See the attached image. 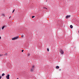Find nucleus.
I'll use <instances>...</instances> for the list:
<instances>
[{
	"instance_id": "nucleus-20",
	"label": "nucleus",
	"mask_w": 79,
	"mask_h": 79,
	"mask_svg": "<svg viewBox=\"0 0 79 79\" xmlns=\"http://www.w3.org/2000/svg\"><path fill=\"white\" fill-rule=\"evenodd\" d=\"M11 16H10V17H9V19H10V18H11Z\"/></svg>"
},
{
	"instance_id": "nucleus-1",
	"label": "nucleus",
	"mask_w": 79,
	"mask_h": 79,
	"mask_svg": "<svg viewBox=\"0 0 79 79\" xmlns=\"http://www.w3.org/2000/svg\"><path fill=\"white\" fill-rule=\"evenodd\" d=\"M18 38H19V36H17L13 38H12L11 39L12 40H16V39H18Z\"/></svg>"
},
{
	"instance_id": "nucleus-6",
	"label": "nucleus",
	"mask_w": 79,
	"mask_h": 79,
	"mask_svg": "<svg viewBox=\"0 0 79 79\" xmlns=\"http://www.w3.org/2000/svg\"><path fill=\"white\" fill-rule=\"evenodd\" d=\"M5 27H6V26H3L2 27V30H3L4 29V28Z\"/></svg>"
},
{
	"instance_id": "nucleus-22",
	"label": "nucleus",
	"mask_w": 79,
	"mask_h": 79,
	"mask_svg": "<svg viewBox=\"0 0 79 79\" xmlns=\"http://www.w3.org/2000/svg\"><path fill=\"white\" fill-rule=\"evenodd\" d=\"M2 55H0V56H2Z\"/></svg>"
},
{
	"instance_id": "nucleus-12",
	"label": "nucleus",
	"mask_w": 79,
	"mask_h": 79,
	"mask_svg": "<svg viewBox=\"0 0 79 79\" xmlns=\"http://www.w3.org/2000/svg\"><path fill=\"white\" fill-rule=\"evenodd\" d=\"M43 8L44 9H46V10H47V9H48L47 8H46V7H43Z\"/></svg>"
},
{
	"instance_id": "nucleus-10",
	"label": "nucleus",
	"mask_w": 79,
	"mask_h": 79,
	"mask_svg": "<svg viewBox=\"0 0 79 79\" xmlns=\"http://www.w3.org/2000/svg\"><path fill=\"white\" fill-rule=\"evenodd\" d=\"M32 68L34 69V68L35 67V66H34V65L32 67Z\"/></svg>"
},
{
	"instance_id": "nucleus-26",
	"label": "nucleus",
	"mask_w": 79,
	"mask_h": 79,
	"mask_svg": "<svg viewBox=\"0 0 79 79\" xmlns=\"http://www.w3.org/2000/svg\"><path fill=\"white\" fill-rule=\"evenodd\" d=\"M7 65L8 66V64H7Z\"/></svg>"
},
{
	"instance_id": "nucleus-25",
	"label": "nucleus",
	"mask_w": 79,
	"mask_h": 79,
	"mask_svg": "<svg viewBox=\"0 0 79 79\" xmlns=\"http://www.w3.org/2000/svg\"><path fill=\"white\" fill-rule=\"evenodd\" d=\"M17 79H19V78H17Z\"/></svg>"
},
{
	"instance_id": "nucleus-14",
	"label": "nucleus",
	"mask_w": 79,
	"mask_h": 79,
	"mask_svg": "<svg viewBox=\"0 0 79 79\" xmlns=\"http://www.w3.org/2000/svg\"><path fill=\"white\" fill-rule=\"evenodd\" d=\"M34 17H35V16H32V18H34Z\"/></svg>"
},
{
	"instance_id": "nucleus-11",
	"label": "nucleus",
	"mask_w": 79,
	"mask_h": 79,
	"mask_svg": "<svg viewBox=\"0 0 79 79\" xmlns=\"http://www.w3.org/2000/svg\"><path fill=\"white\" fill-rule=\"evenodd\" d=\"M5 73H3L2 74V76H5Z\"/></svg>"
},
{
	"instance_id": "nucleus-18",
	"label": "nucleus",
	"mask_w": 79,
	"mask_h": 79,
	"mask_svg": "<svg viewBox=\"0 0 79 79\" xmlns=\"http://www.w3.org/2000/svg\"><path fill=\"white\" fill-rule=\"evenodd\" d=\"M24 52V50H22V52Z\"/></svg>"
},
{
	"instance_id": "nucleus-5",
	"label": "nucleus",
	"mask_w": 79,
	"mask_h": 79,
	"mask_svg": "<svg viewBox=\"0 0 79 79\" xmlns=\"http://www.w3.org/2000/svg\"><path fill=\"white\" fill-rule=\"evenodd\" d=\"M33 71H34V69L32 68L31 69V70L30 71H31V72H33Z\"/></svg>"
},
{
	"instance_id": "nucleus-16",
	"label": "nucleus",
	"mask_w": 79,
	"mask_h": 79,
	"mask_svg": "<svg viewBox=\"0 0 79 79\" xmlns=\"http://www.w3.org/2000/svg\"><path fill=\"white\" fill-rule=\"evenodd\" d=\"M7 55V53H6L5 54H4V55H5V56H6Z\"/></svg>"
},
{
	"instance_id": "nucleus-24",
	"label": "nucleus",
	"mask_w": 79,
	"mask_h": 79,
	"mask_svg": "<svg viewBox=\"0 0 79 79\" xmlns=\"http://www.w3.org/2000/svg\"><path fill=\"white\" fill-rule=\"evenodd\" d=\"M59 71H61V69H59Z\"/></svg>"
},
{
	"instance_id": "nucleus-7",
	"label": "nucleus",
	"mask_w": 79,
	"mask_h": 79,
	"mask_svg": "<svg viewBox=\"0 0 79 79\" xmlns=\"http://www.w3.org/2000/svg\"><path fill=\"white\" fill-rule=\"evenodd\" d=\"M56 68L57 69H59V66H56Z\"/></svg>"
},
{
	"instance_id": "nucleus-3",
	"label": "nucleus",
	"mask_w": 79,
	"mask_h": 79,
	"mask_svg": "<svg viewBox=\"0 0 79 79\" xmlns=\"http://www.w3.org/2000/svg\"><path fill=\"white\" fill-rule=\"evenodd\" d=\"M6 78L7 79H10V75L9 74H7L6 76Z\"/></svg>"
},
{
	"instance_id": "nucleus-19",
	"label": "nucleus",
	"mask_w": 79,
	"mask_h": 79,
	"mask_svg": "<svg viewBox=\"0 0 79 79\" xmlns=\"http://www.w3.org/2000/svg\"><path fill=\"white\" fill-rule=\"evenodd\" d=\"M23 35H22V36H21V37H22V38H23Z\"/></svg>"
},
{
	"instance_id": "nucleus-8",
	"label": "nucleus",
	"mask_w": 79,
	"mask_h": 79,
	"mask_svg": "<svg viewBox=\"0 0 79 79\" xmlns=\"http://www.w3.org/2000/svg\"><path fill=\"white\" fill-rule=\"evenodd\" d=\"M70 28H73V25H71L70 26Z\"/></svg>"
},
{
	"instance_id": "nucleus-4",
	"label": "nucleus",
	"mask_w": 79,
	"mask_h": 79,
	"mask_svg": "<svg viewBox=\"0 0 79 79\" xmlns=\"http://www.w3.org/2000/svg\"><path fill=\"white\" fill-rule=\"evenodd\" d=\"M71 17V15H67L66 16L65 18L66 19H68V18H70Z\"/></svg>"
},
{
	"instance_id": "nucleus-15",
	"label": "nucleus",
	"mask_w": 79,
	"mask_h": 79,
	"mask_svg": "<svg viewBox=\"0 0 79 79\" xmlns=\"http://www.w3.org/2000/svg\"><path fill=\"white\" fill-rule=\"evenodd\" d=\"M47 50L48 52H49V49L47 48Z\"/></svg>"
},
{
	"instance_id": "nucleus-9",
	"label": "nucleus",
	"mask_w": 79,
	"mask_h": 79,
	"mask_svg": "<svg viewBox=\"0 0 79 79\" xmlns=\"http://www.w3.org/2000/svg\"><path fill=\"white\" fill-rule=\"evenodd\" d=\"M2 16H5V14H2Z\"/></svg>"
},
{
	"instance_id": "nucleus-13",
	"label": "nucleus",
	"mask_w": 79,
	"mask_h": 79,
	"mask_svg": "<svg viewBox=\"0 0 79 79\" xmlns=\"http://www.w3.org/2000/svg\"><path fill=\"white\" fill-rule=\"evenodd\" d=\"M15 9H14L13 11H12V13H14V12H15Z\"/></svg>"
},
{
	"instance_id": "nucleus-23",
	"label": "nucleus",
	"mask_w": 79,
	"mask_h": 79,
	"mask_svg": "<svg viewBox=\"0 0 79 79\" xmlns=\"http://www.w3.org/2000/svg\"><path fill=\"white\" fill-rule=\"evenodd\" d=\"M0 39H1V37L0 36Z\"/></svg>"
},
{
	"instance_id": "nucleus-21",
	"label": "nucleus",
	"mask_w": 79,
	"mask_h": 79,
	"mask_svg": "<svg viewBox=\"0 0 79 79\" xmlns=\"http://www.w3.org/2000/svg\"><path fill=\"white\" fill-rule=\"evenodd\" d=\"M1 78H2V76H0V79H1Z\"/></svg>"
},
{
	"instance_id": "nucleus-17",
	"label": "nucleus",
	"mask_w": 79,
	"mask_h": 79,
	"mask_svg": "<svg viewBox=\"0 0 79 79\" xmlns=\"http://www.w3.org/2000/svg\"><path fill=\"white\" fill-rule=\"evenodd\" d=\"M30 55V54L29 53L27 54V55H28V56H29Z\"/></svg>"
},
{
	"instance_id": "nucleus-2",
	"label": "nucleus",
	"mask_w": 79,
	"mask_h": 79,
	"mask_svg": "<svg viewBox=\"0 0 79 79\" xmlns=\"http://www.w3.org/2000/svg\"><path fill=\"white\" fill-rule=\"evenodd\" d=\"M59 51L60 52L61 54L63 55L64 54V52L61 49H60Z\"/></svg>"
}]
</instances>
